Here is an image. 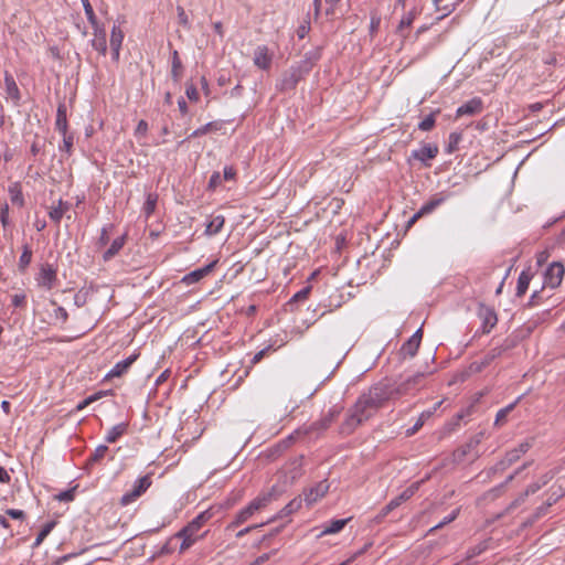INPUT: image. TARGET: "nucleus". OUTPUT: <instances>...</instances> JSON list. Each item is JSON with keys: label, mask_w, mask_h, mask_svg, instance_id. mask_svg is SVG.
Instances as JSON below:
<instances>
[{"label": "nucleus", "mask_w": 565, "mask_h": 565, "mask_svg": "<svg viewBox=\"0 0 565 565\" xmlns=\"http://www.w3.org/2000/svg\"><path fill=\"white\" fill-rule=\"evenodd\" d=\"M381 407L369 392L362 393L355 404L350 408L347 418L340 426V433L343 435L352 434L360 425L369 420Z\"/></svg>", "instance_id": "1"}, {"label": "nucleus", "mask_w": 565, "mask_h": 565, "mask_svg": "<svg viewBox=\"0 0 565 565\" xmlns=\"http://www.w3.org/2000/svg\"><path fill=\"white\" fill-rule=\"evenodd\" d=\"M275 493L276 487H273L269 492L256 497L249 502L247 507L243 508L236 513L234 520L228 524L227 529H235L247 522L256 512L268 505V503L275 498Z\"/></svg>", "instance_id": "2"}, {"label": "nucleus", "mask_w": 565, "mask_h": 565, "mask_svg": "<svg viewBox=\"0 0 565 565\" xmlns=\"http://www.w3.org/2000/svg\"><path fill=\"white\" fill-rule=\"evenodd\" d=\"M484 437L483 431H479L471 436L467 443L458 447L452 452V459L456 463H461L466 460V458H470L471 461H475L480 457V452L478 450L479 445L481 444Z\"/></svg>", "instance_id": "3"}, {"label": "nucleus", "mask_w": 565, "mask_h": 565, "mask_svg": "<svg viewBox=\"0 0 565 565\" xmlns=\"http://www.w3.org/2000/svg\"><path fill=\"white\" fill-rule=\"evenodd\" d=\"M307 75L306 68L302 70L297 64L291 65L281 74L280 79L276 84V89L282 93L294 90Z\"/></svg>", "instance_id": "4"}, {"label": "nucleus", "mask_w": 565, "mask_h": 565, "mask_svg": "<svg viewBox=\"0 0 565 565\" xmlns=\"http://www.w3.org/2000/svg\"><path fill=\"white\" fill-rule=\"evenodd\" d=\"M343 411V406L340 404H335L331 406L322 417L313 423H311L308 427L305 428L306 434L313 433H322L327 430L340 416Z\"/></svg>", "instance_id": "5"}, {"label": "nucleus", "mask_w": 565, "mask_h": 565, "mask_svg": "<svg viewBox=\"0 0 565 565\" xmlns=\"http://www.w3.org/2000/svg\"><path fill=\"white\" fill-rule=\"evenodd\" d=\"M424 373H416L399 384L393 383L395 397L398 398L403 395L412 394L413 392L418 391L424 385Z\"/></svg>", "instance_id": "6"}, {"label": "nucleus", "mask_w": 565, "mask_h": 565, "mask_svg": "<svg viewBox=\"0 0 565 565\" xmlns=\"http://www.w3.org/2000/svg\"><path fill=\"white\" fill-rule=\"evenodd\" d=\"M438 152L439 148L437 145L425 143L420 148L412 150L408 161L411 162V160H417L424 167L429 168L431 166L429 161L435 159Z\"/></svg>", "instance_id": "7"}, {"label": "nucleus", "mask_w": 565, "mask_h": 565, "mask_svg": "<svg viewBox=\"0 0 565 565\" xmlns=\"http://www.w3.org/2000/svg\"><path fill=\"white\" fill-rule=\"evenodd\" d=\"M382 406L391 399H395L394 384L390 381H380L367 391Z\"/></svg>", "instance_id": "8"}, {"label": "nucleus", "mask_w": 565, "mask_h": 565, "mask_svg": "<svg viewBox=\"0 0 565 565\" xmlns=\"http://www.w3.org/2000/svg\"><path fill=\"white\" fill-rule=\"evenodd\" d=\"M35 279L40 287L51 290L57 281V268L49 263L42 264Z\"/></svg>", "instance_id": "9"}, {"label": "nucleus", "mask_w": 565, "mask_h": 565, "mask_svg": "<svg viewBox=\"0 0 565 565\" xmlns=\"http://www.w3.org/2000/svg\"><path fill=\"white\" fill-rule=\"evenodd\" d=\"M479 319L481 320L480 330L483 334L490 333V331L498 323V316L494 308L486 306L484 303H479L478 312Z\"/></svg>", "instance_id": "10"}, {"label": "nucleus", "mask_w": 565, "mask_h": 565, "mask_svg": "<svg viewBox=\"0 0 565 565\" xmlns=\"http://www.w3.org/2000/svg\"><path fill=\"white\" fill-rule=\"evenodd\" d=\"M151 486V478L150 476L146 475L141 478H139L135 484H134V488L126 492L121 499H120V503L121 505H128L130 503H132L134 501H136L142 493H145L148 488Z\"/></svg>", "instance_id": "11"}, {"label": "nucleus", "mask_w": 565, "mask_h": 565, "mask_svg": "<svg viewBox=\"0 0 565 565\" xmlns=\"http://www.w3.org/2000/svg\"><path fill=\"white\" fill-rule=\"evenodd\" d=\"M565 274V268L562 263L553 262L548 265L544 273V287L547 286L552 289L562 284Z\"/></svg>", "instance_id": "12"}, {"label": "nucleus", "mask_w": 565, "mask_h": 565, "mask_svg": "<svg viewBox=\"0 0 565 565\" xmlns=\"http://www.w3.org/2000/svg\"><path fill=\"white\" fill-rule=\"evenodd\" d=\"M212 509H206L199 513L188 525L181 529V534H190L199 536L198 533L201 527L213 518Z\"/></svg>", "instance_id": "13"}, {"label": "nucleus", "mask_w": 565, "mask_h": 565, "mask_svg": "<svg viewBox=\"0 0 565 565\" xmlns=\"http://www.w3.org/2000/svg\"><path fill=\"white\" fill-rule=\"evenodd\" d=\"M483 110V102L480 97H473L462 104L460 107L456 110V118L462 117V116H475Z\"/></svg>", "instance_id": "14"}, {"label": "nucleus", "mask_w": 565, "mask_h": 565, "mask_svg": "<svg viewBox=\"0 0 565 565\" xmlns=\"http://www.w3.org/2000/svg\"><path fill=\"white\" fill-rule=\"evenodd\" d=\"M450 198V193L441 191L429 198L419 209V215H428Z\"/></svg>", "instance_id": "15"}, {"label": "nucleus", "mask_w": 565, "mask_h": 565, "mask_svg": "<svg viewBox=\"0 0 565 565\" xmlns=\"http://www.w3.org/2000/svg\"><path fill=\"white\" fill-rule=\"evenodd\" d=\"M138 353H132L128 358H126L122 361L117 362L114 367L105 375V381H108L114 377H120L125 373L128 372L129 367L135 363V361L138 359Z\"/></svg>", "instance_id": "16"}, {"label": "nucleus", "mask_w": 565, "mask_h": 565, "mask_svg": "<svg viewBox=\"0 0 565 565\" xmlns=\"http://www.w3.org/2000/svg\"><path fill=\"white\" fill-rule=\"evenodd\" d=\"M329 490V483L327 480H322L318 482L316 486L305 490V501L308 505L316 503L320 498H322Z\"/></svg>", "instance_id": "17"}, {"label": "nucleus", "mask_w": 565, "mask_h": 565, "mask_svg": "<svg viewBox=\"0 0 565 565\" xmlns=\"http://www.w3.org/2000/svg\"><path fill=\"white\" fill-rule=\"evenodd\" d=\"M216 263H217V260H213L210 264L186 274L182 278V281L186 285H192V284L200 281L201 279H203L205 276H207L214 269Z\"/></svg>", "instance_id": "18"}, {"label": "nucleus", "mask_w": 565, "mask_h": 565, "mask_svg": "<svg viewBox=\"0 0 565 565\" xmlns=\"http://www.w3.org/2000/svg\"><path fill=\"white\" fill-rule=\"evenodd\" d=\"M254 64L260 70H268L271 64V56L266 45H258L254 52Z\"/></svg>", "instance_id": "19"}, {"label": "nucleus", "mask_w": 565, "mask_h": 565, "mask_svg": "<svg viewBox=\"0 0 565 565\" xmlns=\"http://www.w3.org/2000/svg\"><path fill=\"white\" fill-rule=\"evenodd\" d=\"M321 58V47H315L308 51L303 58L297 63L302 70L306 68V73L309 74L315 64Z\"/></svg>", "instance_id": "20"}, {"label": "nucleus", "mask_w": 565, "mask_h": 565, "mask_svg": "<svg viewBox=\"0 0 565 565\" xmlns=\"http://www.w3.org/2000/svg\"><path fill=\"white\" fill-rule=\"evenodd\" d=\"M8 193L10 196V201L13 205L19 207H23L25 204V200L22 193V186L20 182H14L8 186Z\"/></svg>", "instance_id": "21"}, {"label": "nucleus", "mask_w": 565, "mask_h": 565, "mask_svg": "<svg viewBox=\"0 0 565 565\" xmlns=\"http://www.w3.org/2000/svg\"><path fill=\"white\" fill-rule=\"evenodd\" d=\"M126 237L127 235L124 234L111 242L108 249H106L103 254V259L105 262L113 259L120 252V249L124 247L126 243Z\"/></svg>", "instance_id": "22"}, {"label": "nucleus", "mask_w": 565, "mask_h": 565, "mask_svg": "<svg viewBox=\"0 0 565 565\" xmlns=\"http://www.w3.org/2000/svg\"><path fill=\"white\" fill-rule=\"evenodd\" d=\"M533 274L530 271V269H524L520 273L518 282H516V297H523L529 288V285L532 280Z\"/></svg>", "instance_id": "23"}, {"label": "nucleus", "mask_w": 565, "mask_h": 565, "mask_svg": "<svg viewBox=\"0 0 565 565\" xmlns=\"http://www.w3.org/2000/svg\"><path fill=\"white\" fill-rule=\"evenodd\" d=\"M128 430V423H119L113 426L105 436V440L108 444L116 443L121 436H124Z\"/></svg>", "instance_id": "24"}, {"label": "nucleus", "mask_w": 565, "mask_h": 565, "mask_svg": "<svg viewBox=\"0 0 565 565\" xmlns=\"http://www.w3.org/2000/svg\"><path fill=\"white\" fill-rule=\"evenodd\" d=\"M94 39L92 40V46L103 55L107 52L106 32L103 28L98 26V31L94 32Z\"/></svg>", "instance_id": "25"}, {"label": "nucleus", "mask_w": 565, "mask_h": 565, "mask_svg": "<svg viewBox=\"0 0 565 565\" xmlns=\"http://www.w3.org/2000/svg\"><path fill=\"white\" fill-rule=\"evenodd\" d=\"M66 105L64 103L58 104L56 110L55 128L58 132L68 131Z\"/></svg>", "instance_id": "26"}, {"label": "nucleus", "mask_w": 565, "mask_h": 565, "mask_svg": "<svg viewBox=\"0 0 565 565\" xmlns=\"http://www.w3.org/2000/svg\"><path fill=\"white\" fill-rule=\"evenodd\" d=\"M108 451V447L106 445H99L96 449L90 454L85 462V469L90 470L94 465L100 462Z\"/></svg>", "instance_id": "27"}, {"label": "nucleus", "mask_w": 565, "mask_h": 565, "mask_svg": "<svg viewBox=\"0 0 565 565\" xmlns=\"http://www.w3.org/2000/svg\"><path fill=\"white\" fill-rule=\"evenodd\" d=\"M183 74V65L180 60L179 53L174 50L171 53V78L173 82L179 83Z\"/></svg>", "instance_id": "28"}, {"label": "nucleus", "mask_w": 565, "mask_h": 565, "mask_svg": "<svg viewBox=\"0 0 565 565\" xmlns=\"http://www.w3.org/2000/svg\"><path fill=\"white\" fill-rule=\"evenodd\" d=\"M4 85L8 96L11 97L13 100L19 102L21 98L20 89L13 76L9 72L4 73Z\"/></svg>", "instance_id": "29"}, {"label": "nucleus", "mask_w": 565, "mask_h": 565, "mask_svg": "<svg viewBox=\"0 0 565 565\" xmlns=\"http://www.w3.org/2000/svg\"><path fill=\"white\" fill-rule=\"evenodd\" d=\"M512 347H513V344L508 342V340H505L503 344L495 347V348L491 349L489 352H487V354L482 358V360L484 361L486 365L488 366V365H490V363L492 361H494L497 358L501 356L503 354V352L511 349Z\"/></svg>", "instance_id": "30"}, {"label": "nucleus", "mask_w": 565, "mask_h": 565, "mask_svg": "<svg viewBox=\"0 0 565 565\" xmlns=\"http://www.w3.org/2000/svg\"><path fill=\"white\" fill-rule=\"evenodd\" d=\"M224 223L225 217L223 215L213 216L206 224L205 234L209 236L216 235L223 228Z\"/></svg>", "instance_id": "31"}, {"label": "nucleus", "mask_w": 565, "mask_h": 565, "mask_svg": "<svg viewBox=\"0 0 565 565\" xmlns=\"http://www.w3.org/2000/svg\"><path fill=\"white\" fill-rule=\"evenodd\" d=\"M348 521H349V519L331 520L330 522H328L323 525V530H322L320 536L340 532L345 526Z\"/></svg>", "instance_id": "32"}, {"label": "nucleus", "mask_w": 565, "mask_h": 565, "mask_svg": "<svg viewBox=\"0 0 565 565\" xmlns=\"http://www.w3.org/2000/svg\"><path fill=\"white\" fill-rule=\"evenodd\" d=\"M552 505H546V501L535 509V511L523 522V526H532L536 521L546 515Z\"/></svg>", "instance_id": "33"}, {"label": "nucleus", "mask_w": 565, "mask_h": 565, "mask_svg": "<svg viewBox=\"0 0 565 565\" xmlns=\"http://www.w3.org/2000/svg\"><path fill=\"white\" fill-rule=\"evenodd\" d=\"M32 262V249L29 244L22 246V254L19 258L18 268L20 273H25Z\"/></svg>", "instance_id": "34"}, {"label": "nucleus", "mask_w": 565, "mask_h": 565, "mask_svg": "<svg viewBox=\"0 0 565 565\" xmlns=\"http://www.w3.org/2000/svg\"><path fill=\"white\" fill-rule=\"evenodd\" d=\"M68 209V203L67 202H63L62 199L58 200V205L55 206V207H52L50 211H49V216L50 218L58 224L65 213V211Z\"/></svg>", "instance_id": "35"}, {"label": "nucleus", "mask_w": 565, "mask_h": 565, "mask_svg": "<svg viewBox=\"0 0 565 565\" xmlns=\"http://www.w3.org/2000/svg\"><path fill=\"white\" fill-rule=\"evenodd\" d=\"M552 479H553V473L551 471L542 475L536 481L532 482L531 484H529L526 487L527 493H532V494L536 493L540 489H542L544 486H546Z\"/></svg>", "instance_id": "36"}, {"label": "nucleus", "mask_w": 565, "mask_h": 565, "mask_svg": "<svg viewBox=\"0 0 565 565\" xmlns=\"http://www.w3.org/2000/svg\"><path fill=\"white\" fill-rule=\"evenodd\" d=\"M426 479H423L420 481L413 482L409 487H407L399 495H397L395 499L398 501L399 504L403 502H406L409 500L419 489L420 484L425 482Z\"/></svg>", "instance_id": "37"}, {"label": "nucleus", "mask_w": 565, "mask_h": 565, "mask_svg": "<svg viewBox=\"0 0 565 565\" xmlns=\"http://www.w3.org/2000/svg\"><path fill=\"white\" fill-rule=\"evenodd\" d=\"M426 479H423L420 481L413 482L409 487H407L399 495H397L395 499L398 501L399 504L403 502H406L409 500L419 489L420 484L425 482Z\"/></svg>", "instance_id": "38"}, {"label": "nucleus", "mask_w": 565, "mask_h": 565, "mask_svg": "<svg viewBox=\"0 0 565 565\" xmlns=\"http://www.w3.org/2000/svg\"><path fill=\"white\" fill-rule=\"evenodd\" d=\"M426 479H423L420 481L413 482L409 487H407L399 495H397L395 499L398 501L399 504L403 502H406L409 500L419 489L420 484L425 482Z\"/></svg>", "instance_id": "39"}, {"label": "nucleus", "mask_w": 565, "mask_h": 565, "mask_svg": "<svg viewBox=\"0 0 565 565\" xmlns=\"http://www.w3.org/2000/svg\"><path fill=\"white\" fill-rule=\"evenodd\" d=\"M426 479H423L420 481L413 482L409 487H407L399 495H397L395 499L398 501L399 504L403 502H406L409 500L419 489L420 484L425 482Z\"/></svg>", "instance_id": "40"}, {"label": "nucleus", "mask_w": 565, "mask_h": 565, "mask_svg": "<svg viewBox=\"0 0 565 565\" xmlns=\"http://www.w3.org/2000/svg\"><path fill=\"white\" fill-rule=\"evenodd\" d=\"M426 479H423L420 481L413 482L409 487H407L399 495H397L395 499L398 501L399 504L403 502H406L409 500L419 489L420 484L425 482Z\"/></svg>", "instance_id": "41"}, {"label": "nucleus", "mask_w": 565, "mask_h": 565, "mask_svg": "<svg viewBox=\"0 0 565 565\" xmlns=\"http://www.w3.org/2000/svg\"><path fill=\"white\" fill-rule=\"evenodd\" d=\"M519 401L520 397L515 402L498 411L494 419L495 426H502L507 422L508 415L514 409Z\"/></svg>", "instance_id": "42"}, {"label": "nucleus", "mask_w": 565, "mask_h": 565, "mask_svg": "<svg viewBox=\"0 0 565 565\" xmlns=\"http://www.w3.org/2000/svg\"><path fill=\"white\" fill-rule=\"evenodd\" d=\"M461 140H462L461 132H458V131L450 132L445 151L449 154L454 153L455 151L458 150V146Z\"/></svg>", "instance_id": "43"}, {"label": "nucleus", "mask_w": 565, "mask_h": 565, "mask_svg": "<svg viewBox=\"0 0 565 565\" xmlns=\"http://www.w3.org/2000/svg\"><path fill=\"white\" fill-rule=\"evenodd\" d=\"M302 500L301 498H295L292 499L288 504H286L280 512L278 513L277 518H284L288 516L291 513L296 512L301 508Z\"/></svg>", "instance_id": "44"}, {"label": "nucleus", "mask_w": 565, "mask_h": 565, "mask_svg": "<svg viewBox=\"0 0 565 565\" xmlns=\"http://www.w3.org/2000/svg\"><path fill=\"white\" fill-rule=\"evenodd\" d=\"M419 345L420 343L416 342L415 340L413 339H408L401 348V353L404 355V356H415L418 349H419Z\"/></svg>", "instance_id": "45"}, {"label": "nucleus", "mask_w": 565, "mask_h": 565, "mask_svg": "<svg viewBox=\"0 0 565 565\" xmlns=\"http://www.w3.org/2000/svg\"><path fill=\"white\" fill-rule=\"evenodd\" d=\"M439 109L436 111L430 113L428 116H426L422 121L418 124V129L422 131H429L435 127L436 124V116L439 114Z\"/></svg>", "instance_id": "46"}, {"label": "nucleus", "mask_w": 565, "mask_h": 565, "mask_svg": "<svg viewBox=\"0 0 565 565\" xmlns=\"http://www.w3.org/2000/svg\"><path fill=\"white\" fill-rule=\"evenodd\" d=\"M174 537L182 539V543L180 545V552H184L190 548L201 536L190 535V534H181V530L174 535Z\"/></svg>", "instance_id": "47"}, {"label": "nucleus", "mask_w": 565, "mask_h": 565, "mask_svg": "<svg viewBox=\"0 0 565 565\" xmlns=\"http://www.w3.org/2000/svg\"><path fill=\"white\" fill-rule=\"evenodd\" d=\"M82 2H83L84 11H85L88 22L94 28V31H98L99 24L97 22L96 14L94 12V9H93L90 2L88 0H82Z\"/></svg>", "instance_id": "48"}, {"label": "nucleus", "mask_w": 565, "mask_h": 565, "mask_svg": "<svg viewBox=\"0 0 565 565\" xmlns=\"http://www.w3.org/2000/svg\"><path fill=\"white\" fill-rule=\"evenodd\" d=\"M56 522L50 521L43 525L41 531L39 532L38 536L35 537V541L33 543V546H39L44 539L52 532V530L55 527Z\"/></svg>", "instance_id": "49"}, {"label": "nucleus", "mask_w": 565, "mask_h": 565, "mask_svg": "<svg viewBox=\"0 0 565 565\" xmlns=\"http://www.w3.org/2000/svg\"><path fill=\"white\" fill-rule=\"evenodd\" d=\"M217 129H218V126L216 122H214V121L207 122V124L203 125L202 127L195 129L191 135H189V137L185 140L206 135L210 131L217 130Z\"/></svg>", "instance_id": "50"}, {"label": "nucleus", "mask_w": 565, "mask_h": 565, "mask_svg": "<svg viewBox=\"0 0 565 565\" xmlns=\"http://www.w3.org/2000/svg\"><path fill=\"white\" fill-rule=\"evenodd\" d=\"M487 367L484 361L481 359L480 361L471 362L463 372L466 377L471 376L473 374L482 372Z\"/></svg>", "instance_id": "51"}, {"label": "nucleus", "mask_w": 565, "mask_h": 565, "mask_svg": "<svg viewBox=\"0 0 565 565\" xmlns=\"http://www.w3.org/2000/svg\"><path fill=\"white\" fill-rule=\"evenodd\" d=\"M124 41V32L118 25H114L110 34V46L121 47Z\"/></svg>", "instance_id": "52"}, {"label": "nucleus", "mask_w": 565, "mask_h": 565, "mask_svg": "<svg viewBox=\"0 0 565 565\" xmlns=\"http://www.w3.org/2000/svg\"><path fill=\"white\" fill-rule=\"evenodd\" d=\"M113 230H114L113 224H107L102 227L100 235L97 241V246L99 248L105 247L109 243V239H110L109 234Z\"/></svg>", "instance_id": "53"}, {"label": "nucleus", "mask_w": 565, "mask_h": 565, "mask_svg": "<svg viewBox=\"0 0 565 565\" xmlns=\"http://www.w3.org/2000/svg\"><path fill=\"white\" fill-rule=\"evenodd\" d=\"M311 291V287L310 286H306L303 287L302 289H300L299 291H297L291 298L290 300L288 301V306L292 307L295 303L299 302V301H302V300H306L309 296Z\"/></svg>", "instance_id": "54"}, {"label": "nucleus", "mask_w": 565, "mask_h": 565, "mask_svg": "<svg viewBox=\"0 0 565 565\" xmlns=\"http://www.w3.org/2000/svg\"><path fill=\"white\" fill-rule=\"evenodd\" d=\"M63 136V143L60 146L61 151H65L67 154L72 153L73 143H74V136L73 134H70L68 131L61 132Z\"/></svg>", "instance_id": "55"}, {"label": "nucleus", "mask_w": 565, "mask_h": 565, "mask_svg": "<svg viewBox=\"0 0 565 565\" xmlns=\"http://www.w3.org/2000/svg\"><path fill=\"white\" fill-rule=\"evenodd\" d=\"M417 14V11L416 9L414 8L413 10H411L408 13H406L399 21L398 23V31H402L404 28H409L415 19Z\"/></svg>", "instance_id": "56"}, {"label": "nucleus", "mask_w": 565, "mask_h": 565, "mask_svg": "<svg viewBox=\"0 0 565 565\" xmlns=\"http://www.w3.org/2000/svg\"><path fill=\"white\" fill-rule=\"evenodd\" d=\"M177 12H178L179 24L182 25L184 29L190 30L191 23H190V20H189V17H188L185 10L181 6H178Z\"/></svg>", "instance_id": "57"}, {"label": "nucleus", "mask_w": 565, "mask_h": 565, "mask_svg": "<svg viewBox=\"0 0 565 565\" xmlns=\"http://www.w3.org/2000/svg\"><path fill=\"white\" fill-rule=\"evenodd\" d=\"M458 513H459V510H455V511H452L448 516H445L443 521H440L438 524H436L435 526H433V527L428 531V533H434L436 530L441 529V527H444L445 525L449 524L450 522H452L454 520H456V519H457Z\"/></svg>", "instance_id": "58"}, {"label": "nucleus", "mask_w": 565, "mask_h": 565, "mask_svg": "<svg viewBox=\"0 0 565 565\" xmlns=\"http://www.w3.org/2000/svg\"><path fill=\"white\" fill-rule=\"evenodd\" d=\"M564 494L565 492L562 490L561 487L557 490L552 488L546 499V505L555 504Z\"/></svg>", "instance_id": "59"}, {"label": "nucleus", "mask_w": 565, "mask_h": 565, "mask_svg": "<svg viewBox=\"0 0 565 565\" xmlns=\"http://www.w3.org/2000/svg\"><path fill=\"white\" fill-rule=\"evenodd\" d=\"M436 10L441 12V15L439 19H443L444 17L450 14L455 10V4H446L441 6V0H433Z\"/></svg>", "instance_id": "60"}, {"label": "nucleus", "mask_w": 565, "mask_h": 565, "mask_svg": "<svg viewBox=\"0 0 565 565\" xmlns=\"http://www.w3.org/2000/svg\"><path fill=\"white\" fill-rule=\"evenodd\" d=\"M488 545H487V542H480L479 544H477L476 546H472L468 550L467 554H468V558H472L475 556H478L480 555L481 553H483L486 550H487Z\"/></svg>", "instance_id": "61"}, {"label": "nucleus", "mask_w": 565, "mask_h": 565, "mask_svg": "<svg viewBox=\"0 0 565 565\" xmlns=\"http://www.w3.org/2000/svg\"><path fill=\"white\" fill-rule=\"evenodd\" d=\"M222 175L218 171H214L209 180L207 189L214 191L222 184Z\"/></svg>", "instance_id": "62"}, {"label": "nucleus", "mask_w": 565, "mask_h": 565, "mask_svg": "<svg viewBox=\"0 0 565 565\" xmlns=\"http://www.w3.org/2000/svg\"><path fill=\"white\" fill-rule=\"evenodd\" d=\"M510 467V465H508V462L504 460V459H501L500 461H498L493 467H491L489 470H488V476H493L498 472H503L505 469H508Z\"/></svg>", "instance_id": "63"}, {"label": "nucleus", "mask_w": 565, "mask_h": 565, "mask_svg": "<svg viewBox=\"0 0 565 565\" xmlns=\"http://www.w3.org/2000/svg\"><path fill=\"white\" fill-rule=\"evenodd\" d=\"M510 467V465H508V462L504 460V459H501L500 461H498L493 467H491L489 470H488V476H493L498 472H503L505 469H508Z\"/></svg>", "instance_id": "64"}]
</instances>
